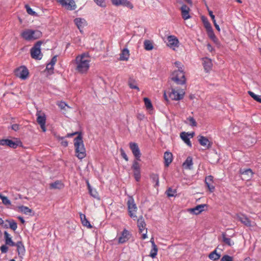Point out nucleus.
<instances>
[{
    "label": "nucleus",
    "mask_w": 261,
    "mask_h": 261,
    "mask_svg": "<svg viewBox=\"0 0 261 261\" xmlns=\"http://www.w3.org/2000/svg\"><path fill=\"white\" fill-rule=\"evenodd\" d=\"M89 57V54L86 53L78 55L76 57L75 63L76 64L75 70L76 71L81 73L87 72L90 67L89 63L90 60L87 59V58Z\"/></svg>",
    "instance_id": "1"
},
{
    "label": "nucleus",
    "mask_w": 261,
    "mask_h": 261,
    "mask_svg": "<svg viewBox=\"0 0 261 261\" xmlns=\"http://www.w3.org/2000/svg\"><path fill=\"white\" fill-rule=\"evenodd\" d=\"M74 145L75 147L76 156L80 160L84 158L86 155V153L82 134H79V136L74 139Z\"/></svg>",
    "instance_id": "2"
},
{
    "label": "nucleus",
    "mask_w": 261,
    "mask_h": 261,
    "mask_svg": "<svg viewBox=\"0 0 261 261\" xmlns=\"http://www.w3.org/2000/svg\"><path fill=\"white\" fill-rule=\"evenodd\" d=\"M21 36L25 40L30 41L40 38L42 36V33L39 30L27 29L21 33Z\"/></svg>",
    "instance_id": "3"
},
{
    "label": "nucleus",
    "mask_w": 261,
    "mask_h": 261,
    "mask_svg": "<svg viewBox=\"0 0 261 261\" xmlns=\"http://www.w3.org/2000/svg\"><path fill=\"white\" fill-rule=\"evenodd\" d=\"M170 78L172 81H174L177 85L185 84L186 82L184 70L174 71L172 73Z\"/></svg>",
    "instance_id": "4"
},
{
    "label": "nucleus",
    "mask_w": 261,
    "mask_h": 261,
    "mask_svg": "<svg viewBox=\"0 0 261 261\" xmlns=\"http://www.w3.org/2000/svg\"><path fill=\"white\" fill-rule=\"evenodd\" d=\"M42 44V41H37L31 49L30 53L31 57L35 60H41L43 57L41 53L40 46Z\"/></svg>",
    "instance_id": "5"
},
{
    "label": "nucleus",
    "mask_w": 261,
    "mask_h": 261,
    "mask_svg": "<svg viewBox=\"0 0 261 261\" xmlns=\"http://www.w3.org/2000/svg\"><path fill=\"white\" fill-rule=\"evenodd\" d=\"M62 7L68 10H74L76 8L74 0H56ZM77 2L84 3L87 0H76Z\"/></svg>",
    "instance_id": "6"
},
{
    "label": "nucleus",
    "mask_w": 261,
    "mask_h": 261,
    "mask_svg": "<svg viewBox=\"0 0 261 261\" xmlns=\"http://www.w3.org/2000/svg\"><path fill=\"white\" fill-rule=\"evenodd\" d=\"M127 204L129 216L135 220L137 218L136 215L137 207L135 203L134 199L132 197H130L127 201Z\"/></svg>",
    "instance_id": "7"
},
{
    "label": "nucleus",
    "mask_w": 261,
    "mask_h": 261,
    "mask_svg": "<svg viewBox=\"0 0 261 261\" xmlns=\"http://www.w3.org/2000/svg\"><path fill=\"white\" fill-rule=\"evenodd\" d=\"M37 122L40 125L42 131L45 132L46 131L45 123H46V116L44 113L41 111H37L36 113Z\"/></svg>",
    "instance_id": "8"
},
{
    "label": "nucleus",
    "mask_w": 261,
    "mask_h": 261,
    "mask_svg": "<svg viewBox=\"0 0 261 261\" xmlns=\"http://www.w3.org/2000/svg\"><path fill=\"white\" fill-rule=\"evenodd\" d=\"M15 74L16 76L22 80H25L28 76L29 71L25 66H21L15 70Z\"/></svg>",
    "instance_id": "9"
},
{
    "label": "nucleus",
    "mask_w": 261,
    "mask_h": 261,
    "mask_svg": "<svg viewBox=\"0 0 261 261\" xmlns=\"http://www.w3.org/2000/svg\"><path fill=\"white\" fill-rule=\"evenodd\" d=\"M185 92L182 91L179 92L174 89H172L171 92L169 93V97L172 100H179L183 99Z\"/></svg>",
    "instance_id": "10"
},
{
    "label": "nucleus",
    "mask_w": 261,
    "mask_h": 261,
    "mask_svg": "<svg viewBox=\"0 0 261 261\" xmlns=\"http://www.w3.org/2000/svg\"><path fill=\"white\" fill-rule=\"evenodd\" d=\"M129 147L136 159L138 161H140L141 153L138 144L136 143L130 142L129 143Z\"/></svg>",
    "instance_id": "11"
},
{
    "label": "nucleus",
    "mask_w": 261,
    "mask_h": 261,
    "mask_svg": "<svg viewBox=\"0 0 261 261\" xmlns=\"http://www.w3.org/2000/svg\"><path fill=\"white\" fill-rule=\"evenodd\" d=\"M113 5L115 6H123L130 9L134 8L133 5L128 0H111Z\"/></svg>",
    "instance_id": "12"
},
{
    "label": "nucleus",
    "mask_w": 261,
    "mask_h": 261,
    "mask_svg": "<svg viewBox=\"0 0 261 261\" xmlns=\"http://www.w3.org/2000/svg\"><path fill=\"white\" fill-rule=\"evenodd\" d=\"M0 145L2 146H8L12 148H16L18 146V142L13 141L8 139H2L0 140Z\"/></svg>",
    "instance_id": "13"
},
{
    "label": "nucleus",
    "mask_w": 261,
    "mask_h": 261,
    "mask_svg": "<svg viewBox=\"0 0 261 261\" xmlns=\"http://www.w3.org/2000/svg\"><path fill=\"white\" fill-rule=\"evenodd\" d=\"M240 173L242 175V179L245 180H249L253 175V172L251 169H240Z\"/></svg>",
    "instance_id": "14"
},
{
    "label": "nucleus",
    "mask_w": 261,
    "mask_h": 261,
    "mask_svg": "<svg viewBox=\"0 0 261 261\" xmlns=\"http://www.w3.org/2000/svg\"><path fill=\"white\" fill-rule=\"evenodd\" d=\"M130 236L131 234L130 232L126 229H124L122 231L121 236L118 238V243L119 244L125 243L130 239Z\"/></svg>",
    "instance_id": "15"
},
{
    "label": "nucleus",
    "mask_w": 261,
    "mask_h": 261,
    "mask_svg": "<svg viewBox=\"0 0 261 261\" xmlns=\"http://www.w3.org/2000/svg\"><path fill=\"white\" fill-rule=\"evenodd\" d=\"M213 179L214 177L212 175L207 176L205 178V185L211 192H213L215 190Z\"/></svg>",
    "instance_id": "16"
},
{
    "label": "nucleus",
    "mask_w": 261,
    "mask_h": 261,
    "mask_svg": "<svg viewBox=\"0 0 261 261\" xmlns=\"http://www.w3.org/2000/svg\"><path fill=\"white\" fill-rule=\"evenodd\" d=\"M181 13L182 17L184 19L187 20L191 18V16L189 14L190 8L185 4H183L180 8Z\"/></svg>",
    "instance_id": "17"
},
{
    "label": "nucleus",
    "mask_w": 261,
    "mask_h": 261,
    "mask_svg": "<svg viewBox=\"0 0 261 261\" xmlns=\"http://www.w3.org/2000/svg\"><path fill=\"white\" fill-rule=\"evenodd\" d=\"M167 45L171 48L177 46L179 43L178 40L174 36H169L167 38Z\"/></svg>",
    "instance_id": "18"
},
{
    "label": "nucleus",
    "mask_w": 261,
    "mask_h": 261,
    "mask_svg": "<svg viewBox=\"0 0 261 261\" xmlns=\"http://www.w3.org/2000/svg\"><path fill=\"white\" fill-rule=\"evenodd\" d=\"M198 138V141L201 145L206 147V148H210L211 147L212 144L206 137L202 136H199Z\"/></svg>",
    "instance_id": "19"
},
{
    "label": "nucleus",
    "mask_w": 261,
    "mask_h": 261,
    "mask_svg": "<svg viewBox=\"0 0 261 261\" xmlns=\"http://www.w3.org/2000/svg\"><path fill=\"white\" fill-rule=\"evenodd\" d=\"M207 207V205L205 204H199L197 205L194 208H190L189 211L195 215H198L202 212L204 211V208Z\"/></svg>",
    "instance_id": "20"
},
{
    "label": "nucleus",
    "mask_w": 261,
    "mask_h": 261,
    "mask_svg": "<svg viewBox=\"0 0 261 261\" xmlns=\"http://www.w3.org/2000/svg\"><path fill=\"white\" fill-rule=\"evenodd\" d=\"M238 220L241 221L243 224L247 227L253 226L251 221L249 219L244 215H240L238 216Z\"/></svg>",
    "instance_id": "21"
},
{
    "label": "nucleus",
    "mask_w": 261,
    "mask_h": 261,
    "mask_svg": "<svg viewBox=\"0 0 261 261\" xmlns=\"http://www.w3.org/2000/svg\"><path fill=\"white\" fill-rule=\"evenodd\" d=\"M74 22L81 32L82 29L87 25V22L85 19L82 18H76L74 20Z\"/></svg>",
    "instance_id": "22"
},
{
    "label": "nucleus",
    "mask_w": 261,
    "mask_h": 261,
    "mask_svg": "<svg viewBox=\"0 0 261 261\" xmlns=\"http://www.w3.org/2000/svg\"><path fill=\"white\" fill-rule=\"evenodd\" d=\"M17 247V251L18 254V255L22 257L23 255H24L25 250L24 248V246L23 245L22 242L19 241L16 243L15 246Z\"/></svg>",
    "instance_id": "23"
},
{
    "label": "nucleus",
    "mask_w": 261,
    "mask_h": 261,
    "mask_svg": "<svg viewBox=\"0 0 261 261\" xmlns=\"http://www.w3.org/2000/svg\"><path fill=\"white\" fill-rule=\"evenodd\" d=\"M137 224L140 233H142L146 230V223L142 216L139 218L137 221Z\"/></svg>",
    "instance_id": "24"
},
{
    "label": "nucleus",
    "mask_w": 261,
    "mask_h": 261,
    "mask_svg": "<svg viewBox=\"0 0 261 261\" xmlns=\"http://www.w3.org/2000/svg\"><path fill=\"white\" fill-rule=\"evenodd\" d=\"M4 234L6 245L10 246H15L16 243L12 241L10 234H9L8 232L6 231H4Z\"/></svg>",
    "instance_id": "25"
},
{
    "label": "nucleus",
    "mask_w": 261,
    "mask_h": 261,
    "mask_svg": "<svg viewBox=\"0 0 261 261\" xmlns=\"http://www.w3.org/2000/svg\"><path fill=\"white\" fill-rule=\"evenodd\" d=\"M203 65L204 68V70L206 72H208L212 68V63L211 59L205 58L203 59Z\"/></svg>",
    "instance_id": "26"
},
{
    "label": "nucleus",
    "mask_w": 261,
    "mask_h": 261,
    "mask_svg": "<svg viewBox=\"0 0 261 261\" xmlns=\"http://www.w3.org/2000/svg\"><path fill=\"white\" fill-rule=\"evenodd\" d=\"M164 158L165 160V166L166 167L169 166V164L172 161V154L169 152H166L164 153Z\"/></svg>",
    "instance_id": "27"
},
{
    "label": "nucleus",
    "mask_w": 261,
    "mask_h": 261,
    "mask_svg": "<svg viewBox=\"0 0 261 261\" xmlns=\"http://www.w3.org/2000/svg\"><path fill=\"white\" fill-rule=\"evenodd\" d=\"M222 242L226 245L231 247L234 245V242L231 239L227 238L226 233L222 234Z\"/></svg>",
    "instance_id": "28"
},
{
    "label": "nucleus",
    "mask_w": 261,
    "mask_h": 261,
    "mask_svg": "<svg viewBox=\"0 0 261 261\" xmlns=\"http://www.w3.org/2000/svg\"><path fill=\"white\" fill-rule=\"evenodd\" d=\"M180 138L189 146L191 147L192 144L189 138L190 135L186 132H182L180 134Z\"/></svg>",
    "instance_id": "29"
},
{
    "label": "nucleus",
    "mask_w": 261,
    "mask_h": 261,
    "mask_svg": "<svg viewBox=\"0 0 261 261\" xmlns=\"http://www.w3.org/2000/svg\"><path fill=\"white\" fill-rule=\"evenodd\" d=\"M64 185L60 180H57L54 182L49 184V188L54 189H61L63 188Z\"/></svg>",
    "instance_id": "30"
},
{
    "label": "nucleus",
    "mask_w": 261,
    "mask_h": 261,
    "mask_svg": "<svg viewBox=\"0 0 261 261\" xmlns=\"http://www.w3.org/2000/svg\"><path fill=\"white\" fill-rule=\"evenodd\" d=\"M193 165V160L191 156H188L185 162L183 163V166L188 169H192Z\"/></svg>",
    "instance_id": "31"
},
{
    "label": "nucleus",
    "mask_w": 261,
    "mask_h": 261,
    "mask_svg": "<svg viewBox=\"0 0 261 261\" xmlns=\"http://www.w3.org/2000/svg\"><path fill=\"white\" fill-rule=\"evenodd\" d=\"M80 218L82 223L84 226H87L88 228H90L92 227L89 221L86 219V216L84 214H80Z\"/></svg>",
    "instance_id": "32"
},
{
    "label": "nucleus",
    "mask_w": 261,
    "mask_h": 261,
    "mask_svg": "<svg viewBox=\"0 0 261 261\" xmlns=\"http://www.w3.org/2000/svg\"><path fill=\"white\" fill-rule=\"evenodd\" d=\"M129 50L127 48H124L120 54V59L121 60L127 61L129 58Z\"/></svg>",
    "instance_id": "33"
},
{
    "label": "nucleus",
    "mask_w": 261,
    "mask_h": 261,
    "mask_svg": "<svg viewBox=\"0 0 261 261\" xmlns=\"http://www.w3.org/2000/svg\"><path fill=\"white\" fill-rule=\"evenodd\" d=\"M88 187L89 192L90 195L95 199L100 200V198L99 197L98 193L95 190H93L91 188V187L90 186V184L89 183H88Z\"/></svg>",
    "instance_id": "34"
},
{
    "label": "nucleus",
    "mask_w": 261,
    "mask_h": 261,
    "mask_svg": "<svg viewBox=\"0 0 261 261\" xmlns=\"http://www.w3.org/2000/svg\"><path fill=\"white\" fill-rule=\"evenodd\" d=\"M128 85L130 88L137 89L138 91H139V88L137 85L136 81L133 78L129 77L128 81Z\"/></svg>",
    "instance_id": "35"
},
{
    "label": "nucleus",
    "mask_w": 261,
    "mask_h": 261,
    "mask_svg": "<svg viewBox=\"0 0 261 261\" xmlns=\"http://www.w3.org/2000/svg\"><path fill=\"white\" fill-rule=\"evenodd\" d=\"M208 36L212 39L215 43H217L218 39L215 35L212 28L206 30Z\"/></svg>",
    "instance_id": "36"
},
{
    "label": "nucleus",
    "mask_w": 261,
    "mask_h": 261,
    "mask_svg": "<svg viewBox=\"0 0 261 261\" xmlns=\"http://www.w3.org/2000/svg\"><path fill=\"white\" fill-rule=\"evenodd\" d=\"M144 48L146 50H151L153 48L152 42L149 40H145L144 42Z\"/></svg>",
    "instance_id": "37"
},
{
    "label": "nucleus",
    "mask_w": 261,
    "mask_h": 261,
    "mask_svg": "<svg viewBox=\"0 0 261 261\" xmlns=\"http://www.w3.org/2000/svg\"><path fill=\"white\" fill-rule=\"evenodd\" d=\"M19 211L24 214L28 215L32 212V210L25 206H20L18 207Z\"/></svg>",
    "instance_id": "38"
},
{
    "label": "nucleus",
    "mask_w": 261,
    "mask_h": 261,
    "mask_svg": "<svg viewBox=\"0 0 261 261\" xmlns=\"http://www.w3.org/2000/svg\"><path fill=\"white\" fill-rule=\"evenodd\" d=\"M150 178L153 182H155V187H158L159 185V175L157 174L152 173L150 175Z\"/></svg>",
    "instance_id": "39"
},
{
    "label": "nucleus",
    "mask_w": 261,
    "mask_h": 261,
    "mask_svg": "<svg viewBox=\"0 0 261 261\" xmlns=\"http://www.w3.org/2000/svg\"><path fill=\"white\" fill-rule=\"evenodd\" d=\"M6 222L9 224L10 228L13 231H15L17 228V223L13 220H7Z\"/></svg>",
    "instance_id": "40"
},
{
    "label": "nucleus",
    "mask_w": 261,
    "mask_h": 261,
    "mask_svg": "<svg viewBox=\"0 0 261 261\" xmlns=\"http://www.w3.org/2000/svg\"><path fill=\"white\" fill-rule=\"evenodd\" d=\"M201 19L204 24V26L206 30L212 28L211 23L209 22V21H208L206 17H205L204 16H202Z\"/></svg>",
    "instance_id": "41"
},
{
    "label": "nucleus",
    "mask_w": 261,
    "mask_h": 261,
    "mask_svg": "<svg viewBox=\"0 0 261 261\" xmlns=\"http://www.w3.org/2000/svg\"><path fill=\"white\" fill-rule=\"evenodd\" d=\"M208 257L211 259L216 260L220 257V255L217 253L215 250L209 254Z\"/></svg>",
    "instance_id": "42"
},
{
    "label": "nucleus",
    "mask_w": 261,
    "mask_h": 261,
    "mask_svg": "<svg viewBox=\"0 0 261 261\" xmlns=\"http://www.w3.org/2000/svg\"><path fill=\"white\" fill-rule=\"evenodd\" d=\"M249 95L253 98L255 100H256L257 102H259L261 103V97L260 96L256 95L254 94L253 92L249 91L248 92Z\"/></svg>",
    "instance_id": "43"
},
{
    "label": "nucleus",
    "mask_w": 261,
    "mask_h": 261,
    "mask_svg": "<svg viewBox=\"0 0 261 261\" xmlns=\"http://www.w3.org/2000/svg\"><path fill=\"white\" fill-rule=\"evenodd\" d=\"M166 193L168 197H173L176 195V190L175 189H173L171 188H169L167 190Z\"/></svg>",
    "instance_id": "44"
},
{
    "label": "nucleus",
    "mask_w": 261,
    "mask_h": 261,
    "mask_svg": "<svg viewBox=\"0 0 261 261\" xmlns=\"http://www.w3.org/2000/svg\"><path fill=\"white\" fill-rule=\"evenodd\" d=\"M144 101L145 107L147 109L150 110L152 108V105L151 102L148 98H147V97L144 98Z\"/></svg>",
    "instance_id": "45"
},
{
    "label": "nucleus",
    "mask_w": 261,
    "mask_h": 261,
    "mask_svg": "<svg viewBox=\"0 0 261 261\" xmlns=\"http://www.w3.org/2000/svg\"><path fill=\"white\" fill-rule=\"evenodd\" d=\"M0 198L2 200V202L5 205H10L11 201L6 196H3L2 194L0 193Z\"/></svg>",
    "instance_id": "46"
},
{
    "label": "nucleus",
    "mask_w": 261,
    "mask_h": 261,
    "mask_svg": "<svg viewBox=\"0 0 261 261\" xmlns=\"http://www.w3.org/2000/svg\"><path fill=\"white\" fill-rule=\"evenodd\" d=\"M158 250V249L157 246L152 247V249L150 250L149 256L153 258H154L157 254Z\"/></svg>",
    "instance_id": "47"
},
{
    "label": "nucleus",
    "mask_w": 261,
    "mask_h": 261,
    "mask_svg": "<svg viewBox=\"0 0 261 261\" xmlns=\"http://www.w3.org/2000/svg\"><path fill=\"white\" fill-rule=\"evenodd\" d=\"M132 168L133 169L134 171H140L139 164L138 162V160H137L136 159L134 161Z\"/></svg>",
    "instance_id": "48"
},
{
    "label": "nucleus",
    "mask_w": 261,
    "mask_h": 261,
    "mask_svg": "<svg viewBox=\"0 0 261 261\" xmlns=\"http://www.w3.org/2000/svg\"><path fill=\"white\" fill-rule=\"evenodd\" d=\"M25 8L26 9L27 13L29 14L32 16H35L37 15L36 13L31 8L29 5H25Z\"/></svg>",
    "instance_id": "49"
},
{
    "label": "nucleus",
    "mask_w": 261,
    "mask_h": 261,
    "mask_svg": "<svg viewBox=\"0 0 261 261\" xmlns=\"http://www.w3.org/2000/svg\"><path fill=\"white\" fill-rule=\"evenodd\" d=\"M94 2L101 7H106V0H94Z\"/></svg>",
    "instance_id": "50"
},
{
    "label": "nucleus",
    "mask_w": 261,
    "mask_h": 261,
    "mask_svg": "<svg viewBox=\"0 0 261 261\" xmlns=\"http://www.w3.org/2000/svg\"><path fill=\"white\" fill-rule=\"evenodd\" d=\"M187 120L189 121V125L192 126H196L197 122L195 119L192 117H189L187 118Z\"/></svg>",
    "instance_id": "51"
},
{
    "label": "nucleus",
    "mask_w": 261,
    "mask_h": 261,
    "mask_svg": "<svg viewBox=\"0 0 261 261\" xmlns=\"http://www.w3.org/2000/svg\"><path fill=\"white\" fill-rule=\"evenodd\" d=\"M58 106L61 110H66V107L70 108V107L64 101H60L58 103Z\"/></svg>",
    "instance_id": "52"
},
{
    "label": "nucleus",
    "mask_w": 261,
    "mask_h": 261,
    "mask_svg": "<svg viewBox=\"0 0 261 261\" xmlns=\"http://www.w3.org/2000/svg\"><path fill=\"white\" fill-rule=\"evenodd\" d=\"M54 65H52L50 63H48L46 65V70L48 71L49 73H53Z\"/></svg>",
    "instance_id": "53"
},
{
    "label": "nucleus",
    "mask_w": 261,
    "mask_h": 261,
    "mask_svg": "<svg viewBox=\"0 0 261 261\" xmlns=\"http://www.w3.org/2000/svg\"><path fill=\"white\" fill-rule=\"evenodd\" d=\"M233 258L232 257L229 256L228 255H224L221 259V261H232Z\"/></svg>",
    "instance_id": "54"
},
{
    "label": "nucleus",
    "mask_w": 261,
    "mask_h": 261,
    "mask_svg": "<svg viewBox=\"0 0 261 261\" xmlns=\"http://www.w3.org/2000/svg\"><path fill=\"white\" fill-rule=\"evenodd\" d=\"M134 175L135 179L138 181L140 180L141 177L140 171H134Z\"/></svg>",
    "instance_id": "55"
},
{
    "label": "nucleus",
    "mask_w": 261,
    "mask_h": 261,
    "mask_svg": "<svg viewBox=\"0 0 261 261\" xmlns=\"http://www.w3.org/2000/svg\"><path fill=\"white\" fill-rule=\"evenodd\" d=\"M174 64L176 66V67L177 68H178V70H184L183 69V65H182V64L178 62V61H176L174 63Z\"/></svg>",
    "instance_id": "56"
},
{
    "label": "nucleus",
    "mask_w": 261,
    "mask_h": 261,
    "mask_svg": "<svg viewBox=\"0 0 261 261\" xmlns=\"http://www.w3.org/2000/svg\"><path fill=\"white\" fill-rule=\"evenodd\" d=\"M121 155L122 156V158L126 161H128V159L126 155V154L125 153L124 150L122 148H121L120 150Z\"/></svg>",
    "instance_id": "57"
},
{
    "label": "nucleus",
    "mask_w": 261,
    "mask_h": 261,
    "mask_svg": "<svg viewBox=\"0 0 261 261\" xmlns=\"http://www.w3.org/2000/svg\"><path fill=\"white\" fill-rule=\"evenodd\" d=\"M0 250L2 253H6L8 250V247L6 245H3L1 246Z\"/></svg>",
    "instance_id": "58"
},
{
    "label": "nucleus",
    "mask_w": 261,
    "mask_h": 261,
    "mask_svg": "<svg viewBox=\"0 0 261 261\" xmlns=\"http://www.w3.org/2000/svg\"><path fill=\"white\" fill-rule=\"evenodd\" d=\"M12 129L16 132L19 129V125L17 124H12L11 126Z\"/></svg>",
    "instance_id": "59"
},
{
    "label": "nucleus",
    "mask_w": 261,
    "mask_h": 261,
    "mask_svg": "<svg viewBox=\"0 0 261 261\" xmlns=\"http://www.w3.org/2000/svg\"><path fill=\"white\" fill-rule=\"evenodd\" d=\"M57 61V56H55L54 57H53V58L51 59V60L49 63L50 64H51L52 65H55V64H56Z\"/></svg>",
    "instance_id": "60"
},
{
    "label": "nucleus",
    "mask_w": 261,
    "mask_h": 261,
    "mask_svg": "<svg viewBox=\"0 0 261 261\" xmlns=\"http://www.w3.org/2000/svg\"><path fill=\"white\" fill-rule=\"evenodd\" d=\"M79 134H82V133L81 132H75L73 133H71V134H67V135H66V137H71L72 136H73L74 135H79Z\"/></svg>",
    "instance_id": "61"
},
{
    "label": "nucleus",
    "mask_w": 261,
    "mask_h": 261,
    "mask_svg": "<svg viewBox=\"0 0 261 261\" xmlns=\"http://www.w3.org/2000/svg\"><path fill=\"white\" fill-rule=\"evenodd\" d=\"M137 117V118L140 120H142L145 117L144 115L142 114H138Z\"/></svg>",
    "instance_id": "62"
},
{
    "label": "nucleus",
    "mask_w": 261,
    "mask_h": 261,
    "mask_svg": "<svg viewBox=\"0 0 261 261\" xmlns=\"http://www.w3.org/2000/svg\"><path fill=\"white\" fill-rule=\"evenodd\" d=\"M144 231H145V232H144V231H143L142 233V239H145L147 237V229H146V230H145Z\"/></svg>",
    "instance_id": "63"
},
{
    "label": "nucleus",
    "mask_w": 261,
    "mask_h": 261,
    "mask_svg": "<svg viewBox=\"0 0 261 261\" xmlns=\"http://www.w3.org/2000/svg\"><path fill=\"white\" fill-rule=\"evenodd\" d=\"M61 143L64 147H67L68 144V141L67 140H62Z\"/></svg>",
    "instance_id": "64"
}]
</instances>
